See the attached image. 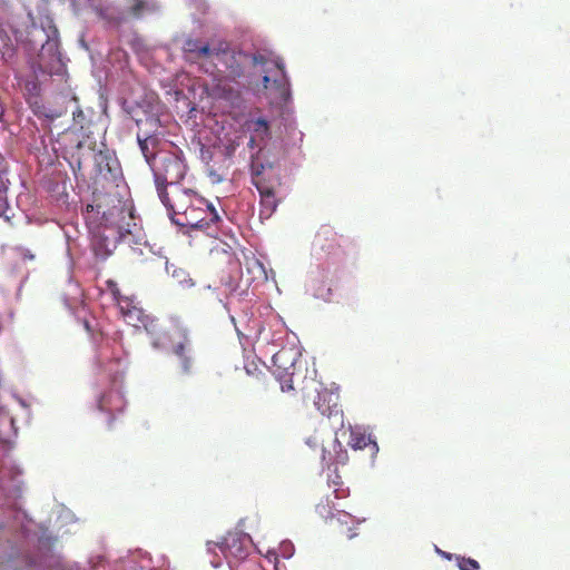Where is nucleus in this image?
<instances>
[{
  "mask_svg": "<svg viewBox=\"0 0 570 570\" xmlns=\"http://www.w3.org/2000/svg\"><path fill=\"white\" fill-rule=\"evenodd\" d=\"M145 9L146 2L144 0H135L134 4L129 9V13L135 18H139Z\"/></svg>",
  "mask_w": 570,
  "mask_h": 570,
  "instance_id": "aec40b11",
  "label": "nucleus"
},
{
  "mask_svg": "<svg viewBox=\"0 0 570 570\" xmlns=\"http://www.w3.org/2000/svg\"><path fill=\"white\" fill-rule=\"evenodd\" d=\"M249 541V538L240 532H228L217 547L230 564L240 562L236 570H263L256 560H246Z\"/></svg>",
  "mask_w": 570,
  "mask_h": 570,
  "instance_id": "7ed1b4c3",
  "label": "nucleus"
},
{
  "mask_svg": "<svg viewBox=\"0 0 570 570\" xmlns=\"http://www.w3.org/2000/svg\"><path fill=\"white\" fill-rule=\"evenodd\" d=\"M461 570H478L480 568L478 561L471 558H462L459 562Z\"/></svg>",
  "mask_w": 570,
  "mask_h": 570,
  "instance_id": "412c9836",
  "label": "nucleus"
},
{
  "mask_svg": "<svg viewBox=\"0 0 570 570\" xmlns=\"http://www.w3.org/2000/svg\"><path fill=\"white\" fill-rule=\"evenodd\" d=\"M98 406L101 411L110 413L114 420L116 413L125 410L126 400L119 391L110 390L100 397Z\"/></svg>",
  "mask_w": 570,
  "mask_h": 570,
  "instance_id": "9d476101",
  "label": "nucleus"
},
{
  "mask_svg": "<svg viewBox=\"0 0 570 570\" xmlns=\"http://www.w3.org/2000/svg\"><path fill=\"white\" fill-rule=\"evenodd\" d=\"M215 58L223 65L227 78L236 81L245 76V67L249 56L242 51L233 49L227 41L219 40L215 45Z\"/></svg>",
  "mask_w": 570,
  "mask_h": 570,
  "instance_id": "0eeeda50",
  "label": "nucleus"
},
{
  "mask_svg": "<svg viewBox=\"0 0 570 570\" xmlns=\"http://www.w3.org/2000/svg\"><path fill=\"white\" fill-rule=\"evenodd\" d=\"M275 66H276L279 75L277 77H275L273 80L268 75H265L263 77V87L267 89L273 85L281 92V95H284L286 92V85H287L284 65L282 61L277 60L275 62Z\"/></svg>",
  "mask_w": 570,
  "mask_h": 570,
  "instance_id": "4468645a",
  "label": "nucleus"
},
{
  "mask_svg": "<svg viewBox=\"0 0 570 570\" xmlns=\"http://www.w3.org/2000/svg\"><path fill=\"white\" fill-rule=\"evenodd\" d=\"M285 352H279L274 355V364L276 365L278 362H281L284 358Z\"/></svg>",
  "mask_w": 570,
  "mask_h": 570,
  "instance_id": "7c9ffc66",
  "label": "nucleus"
},
{
  "mask_svg": "<svg viewBox=\"0 0 570 570\" xmlns=\"http://www.w3.org/2000/svg\"><path fill=\"white\" fill-rule=\"evenodd\" d=\"M23 258L33 259L35 255L31 254L29 250H26L24 254H23Z\"/></svg>",
  "mask_w": 570,
  "mask_h": 570,
  "instance_id": "72a5a7b5",
  "label": "nucleus"
},
{
  "mask_svg": "<svg viewBox=\"0 0 570 570\" xmlns=\"http://www.w3.org/2000/svg\"><path fill=\"white\" fill-rule=\"evenodd\" d=\"M0 420L4 421V422H8L10 424L13 422V420L11 417L7 416V415H0Z\"/></svg>",
  "mask_w": 570,
  "mask_h": 570,
  "instance_id": "473e14b6",
  "label": "nucleus"
},
{
  "mask_svg": "<svg viewBox=\"0 0 570 570\" xmlns=\"http://www.w3.org/2000/svg\"><path fill=\"white\" fill-rule=\"evenodd\" d=\"M14 48L13 47H6L4 50L2 51V57L4 59H11L13 56H14Z\"/></svg>",
  "mask_w": 570,
  "mask_h": 570,
  "instance_id": "cd10ccee",
  "label": "nucleus"
},
{
  "mask_svg": "<svg viewBox=\"0 0 570 570\" xmlns=\"http://www.w3.org/2000/svg\"><path fill=\"white\" fill-rule=\"evenodd\" d=\"M72 120L73 125L79 127V129H85L90 122L85 111L78 106L72 111Z\"/></svg>",
  "mask_w": 570,
  "mask_h": 570,
  "instance_id": "6ab92c4d",
  "label": "nucleus"
},
{
  "mask_svg": "<svg viewBox=\"0 0 570 570\" xmlns=\"http://www.w3.org/2000/svg\"><path fill=\"white\" fill-rule=\"evenodd\" d=\"M77 166H78V168H80V166H81V163L79 159L77 160Z\"/></svg>",
  "mask_w": 570,
  "mask_h": 570,
  "instance_id": "c9c22d12",
  "label": "nucleus"
},
{
  "mask_svg": "<svg viewBox=\"0 0 570 570\" xmlns=\"http://www.w3.org/2000/svg\"><path fill=\"white\" fill-rule=\"evenodd\" d=\"M263 194L261 195V215L265 217H269L277 207V200L275 193H268V189L263 187Z\"/></svg>",
  "mask_w": 570,
  "mask_h": 570,
  "instance_id": "f3484780",
  "label": "nucleus"
},
{
  "mask_svg": "<svg viewBox=\"0 0 570 570\" xmlns=\"http://www.w3.org/2000/svg\"><path fill=\"white\" fill-rule=\"evenodd\" d=\"M158 196L167 208L174 224L177 225V217L184 216L194 205V200L200 196L191 189L173 185L170 188H158Z\"/></svg>",
  "mask_w": 570,
  "mask_h": 570,
  "instance_id": "39448f33",
  "label": "nucleus"
},
{
  "mask_svg": "<svg viewBox=\"0 0 570 570\" xmlns=\"http://www.w3.org/2000/svg\"><path fill=\"white\" fill-rule=\"evenodd\" d=\"M200 41L199 40H196V39H189L186 41L185 43V50L188 52V53H194L197 56L198 51H199V47H200Z\"/></svg>",
  "mask_w": 570,
  "mask_h": 570,
  "instance_id": "5701e85b",
  "label": "nucleus"
},
{
  "mask_svg": "<svg viewBox=\"0 0 570 570\" xmlns=\"http://www.w3.org/2000/svg\"><path fill=\"white\" fill-rule=\"evenodd\" d=\"M281 390L283 392H289L294 390L292 374H286L281 379Z\"/></svg>",
  "mask_w": 570,
  "mask_h": 570,
  "instance_id": "b1692460",
  "label": "nucleus"
},
{
  "mask_svg": "<svg viewBox=\"0 0 570 570\" xmlns=\"http://www.w3.org/2000/svg\"><path fill=\"white\" fill-rule=\"evenodd\" d=\"M82 147V142L81 141H77V148H81Z\"/></svg>",
  "mask_w": 570,
  "mask_h": 570,
  "instance_id": "f704fd0d",
  "label": "nucleus"
},
{
  "mask_svg": "<svg viewBox=\"0 0 570 570\" xmlns=\"http://www.w3.org/2000/svg\"><path fill=\"white\" fill-rule=\"evenodd\" d=\"M107 288L111 292L112 296L118 299L120 297V291L117 283L112 279L106 282Z\"/></svg>",
  "mask_w": 570,
  "mask_h": 570,
  "instance_id": "393cba45",
  "label": "nucleus"
},
{
  "mask_svg": "<svg viewBox=\"0 0 570 570\" xmlns=\"http://www.w3.org/2000/svg\"><path fill=\"white\" fill-rule=\"evenodd\" d=\"M252 60H253V63L254 65H265L267 62V57L263 53H255L253 55L252 57Z\"/></svg>",
  "mask_w": 570,
  "mask_h": 570,
  "instance_id": "a878e982",
  "label": "nucleus"
},
{
  "mask_svg": "<svg viewBox=\"0 0 570 570\" xmlns=\"http://www.w3.org/2000/svg\"><path fill=\"white\" fill-rule=\"evenodd\" d=\"M88 219H98L100 225L116 228L119 234L130 233L129 223L132 215L122 202L110 195L95 196L94 204L86 206Z\"/></svg>",
  "mask_w": 570,
  "mask_h": 570,
  "instance_id": "f257e3e1",
  "label": "nucleus"
},
{
  "mask_svg": "<svg viewBox=\"0 0 570 570\" xmlns=\"http://www.w3.org/2000/svg\"><path fill=\"white\" fill-rule=\"evenodd\" d=\"M215 45L216 43H214L213 46L200 45L199 51L197 53V58H200V57H206V58L215 57Z\"/></svg>",
  "mask_w": 570,
  "mask_h": 570,
  "instance_id": "4be33fe9",
  "label": "nucleus"
},
{
  "mask_svg": "<svg viewBox=\"0 0 570 570\" xmlns=\"http://www.w3.org/2000/svg\"><path fill=\"white\" fill-rule=\"evenodd\" d=\"M107 159H108V157H107L106 155H104L102 153H100V154L98 155V157L96 158V161H97V165H98V167H99V173H100V174H102V166H101V161H102V160H107Z\"/></svg>",
  "mask_w": 570,
  "mask_h": 570,
  "instance_id": "c85d7f7f",
  "label": "nucleus"
},
{
  "mask_svg": "<svg viewBox=\"0 0 570 570\" xmlns=\"http://www.w3.org/2000/svg\"><path fill=\"white\" fill-rule=\"evenodd\" d=\"M222 282L225 285L227 292L232 293L236 291L237 284L230 277H228V279L222 278Z\"/></svg>",
  "mask_w": 570,
  "mask_h": 570,
  "instance_id": "bb28decb",
  "label": "nucleus"
},
{
  "mask_svg": "<svg viewBox=\"0 0 570 570\" xmlns=\"http://www.w3.org/2000/svg\"><path fill=\"white\" fill-rule=\"evenodd\" d=\"M356 535H357V532H356V531H354L353 529H351V528H350V529L347 530V534H346L347 539H350V540H351V539L355 538Z\"/></svg>",
  "mask_w": 570,
  "mask_h": 570,
  "instance_id": "2f4dec72",
  "label": "nucleus"
},
{
  "mask_svg": "<svg viewBox=\"0 0 570 570\" xmlns=\"http://www.w3.org/2000/svg\"><path fill=\"white\" fill-rule=\"evenodd\" d=\"M136 124L138 126L137 140L139 148L150 166V163L164 153L158 149L160 144L158 137L160 120L158 117L151 116L146 119H137Z\"/></svg>",
  "mask_w": 570,
  "mask_h": 570,
  "instance_id": "423d86ee",
  "label": "nucleus"
},
{
  "mask_svg": "<svg viewBox=\"0 0 570 570\" xmlns=\"http://www.w3.org/2000/svg\"><path fill=\"white\" fill-rule=\"evenodd\" d=\"M106 169L109 171L112 176H116L117 166L116 164H110L109 161L106 163Z\"/></svg>",
  "mask_w": 570,
  "mask_h": 570,
  "instance_id": "c756f323",
  "label": "nucleus"
},
{
  "mask_svg": "<svg viewBox=\"0 0 570 570\" xmlns=\"http://www.w3.org/2000/svg\"><path fill=\"white\" fill-rule=\"evenodd\" d=\"M315 244L322 250H325L327 253H332L340 247L337 234L331 227L327 226L322 227L317 232L315 237Z\"/></svg>",
  "mask_w": 570,
  "mask_h": 570,
  "instance_id": "f8f14e48",
  "label": "nucleus"
},
{
  "mask_svg": "<svg viewBox=\"0 0 570 570\" xmlns=\"http://www.w3.org/2000/svg\"><path fill=\"white\" fill-rule=\"evenodd\" d=\"M155 176L157 189L159 187L170 188L185 177L186 165L184 160L174 153L165 151L150 163Z\"/></svg>",
  "mask_w": 570,
  "mask_h": 570,
  "instance_id": "f03ea898",
  "label": "nucleus"
},
{
  "mask_svg": "<svg viewBox=\"0 0 570 570\" xmlns=\"http://www.w3.org/2000/svg\"><path fill=\"white\" fill-rule=\"evenodd\" d=\"M248 129L254 134L249 139V147H254L256 139H264L267 137L269 131L268 122L264 118L252 120L248 124Z\"/></svg>",
  "mask_w": 570,
  "mask_h": 570,
  "instance_id": "2eb2a0df",
  "label": "nucleus"
},
{
  "mask_svg": "<svg viewBox=\"0 0 570 570\" xmlns=\"http://www.w3.org/2000/svg\"><path fill=\"white\" fill-rule=\"evenodd\" d=\"M304 399L311 401L316 410L327 417L338 414L336 396L322 383L311 380L303 389Z\"/></svg>",
  "mask_w": 570,
  "mask_h": 570,
  "instance_id": "6e6552de",
  "label": "nucleus"
},
{
  "mask_svg": "<svg viewBox=\"0 0 570 570\" xmlns=\"http://www.w3.org/2000/svg\"><path fill=\"white\" fill-rule=\"evenodd\" d=\"M120 312L122 316L126 318L128 323H132L138 321L141 315V309L131 305V302L128 298H118L117 299Z\"/></svg>",
  "mask_w": 570,
  "mask_h": 570,
  "instance_id": "dca6fc26",
  "label": "nucleus"
},
{
  "mask_svg": "<svg viewBox=\"0 0 570 570\" xmlns=\"http://www.w3.org/2000/svg\"><path fill=\"white\" fill-rule=\"evenodd\" d=\"M246 265H247L248 273L253 272L255 274L253 279H255V278L265 279L266 278L265 268H264L263 264L259 261L252 259V261H248L246 263Z\"/></svg>",
  "mask_w": 570,
  "mask_h": 570,
  "instance_id": "a211bd4d",
  "label": "nucleus"
},
{
  "mask_svg": "<svg viewBox=\"0 0 570 570\" xmlns=\"http://www.w3.org/2000/svg\"><path fill=\"white\" fill-rule=\"evenodd\" d=\"M348 445L354 450H364L370 446L372 454L379 451L377 443L364 430L355 428L351 430Z\"/></svg>",
  "mask_w": 570,
  "mask_h": 570,
  "instance_id": "9b49d317",
  "label": "nucleus"
},
{
  "mask_svg": "<svg viewBox=\"0 0 570 570\" xmlns=\"http://www.w3.org/2000/svg\"><path fill=\"white\" fill-rule=\"evenodd\" d=\"M181 340H179L174 346L173 352L180 358V366L184 373H189L191 368V357L188 355L189 353V341L186 335L181 334Z\"/></svg>",
  "mask_w": 570,
  "mask_h": 570,
  "instance_id": "ddd939ff",
  "label": "nucleus"
},
{
  "mask_svg": "<svg viewBox=\"0 0 570 570\" xmlns=\"http://www.w3.org/2000/svg\"><path fill=\"white\" fill-rule=\"evenodd\" d=\"M252 181L259 194H263V187L268 189V193H275L276 187L279 185V180L273 174V168L271 166L266 168L263 164L254 163L252 165Z\"/></svg>",
  "mask_w": 570,
  "mask_h": 570,
  "instance_id": "1a4fd4ad",
  "label": "nucleus"
},
{
  "mask_svg": "<svg viewBox=\"0 0 570 570\" xmlns=\"http://www.w3.org/2000/svg\"><path fill=\"white\" fill-rule=\"evenodd\" d=\"M193 207L184 216L177 217V225L180 227H190L202 229L208 235L213 234L212 227L219 222V215L216 209L202 196L194 200Z\"/></svg>",
  "mask_w": 570,
  "mask_h": 570,
  "instance_id": "20e7f679",
  "label": "nucleus"
}]
</instances>
